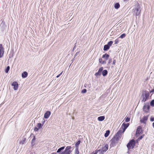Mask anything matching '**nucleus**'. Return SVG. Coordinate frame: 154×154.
I'll return each mask as SVG.
<instances>
[{
    "label": "nucleus",
    "mask_w": 154,
    "mask_h": 154,
    "mask_svg": "<svg viewBox=\"0 0 154 154\" xmlns=\"http://www.w3.org/2000/svg\"><path fill=\"white\" fill-rule=\"evenodd\" d=\"M149 95V94L148 91H145L144 93L142 94V101L143 102H145L148 99Z\"/></svg>",
    "instance_id": "nucleus-1"
},
{
    "label": "nucleus",
    "mask_w": 154,
    "mask_h": 154,
    "mask_svg": "<svg viewBox=\"0 0 154 154\" xmlns=\"http://www.w3.org/2000/svg\"><path fill=\"white\" fill-rule=\"evenodd\" d=\"M135 141L132 140L130 141L128 143L127 146L128 149H133L135 145Z\"/></svg>",
    "instance_id": "nucleus-2"
},
{
    "label": "nucleus",
    "mask_w": 154,
    "mask_h": 154,
    "mask_svg": "<svg viewBox=\"0 0 154 154\" xmlns=\"http://www.w3.org/2000/svg\"><path fill=\"white\" fill-rule=\"evenodd\" d=\"M119 140L117 138L114 137H113L111 140V144L110 146L111 147H112L116 145V143H117L118 141Z\"/></svg>",
    "instance_id": "nucleus-3"
},
{
    "label": "nucleus",
    "mask_w": 154,
    "mask_h": 154,
    "mask_svg": "<svg viewBox=\"0 0 154 154\" xmlns=\"http://www.w3.org/2000/svg\"><path fill=\"white\" fill-rule=\"evenodd\" d=\"M71 148L72 147L70 146H67L64 151L62 152L61 154H70L72 152Z\"/></svg>",
    "instance_id": "nucleus-4"
},
{
    "label": "nucleus",
    "mask_w": 154,
    "mask_h": 154,
    "mask_svg": "<svg viewBox=\"0 0 154 154\" xmlns=\"http://www.w3.org/2000/svg\"><path fill=\"white\" fill-rule=\"evenodd\" d=\"M133 12H134V14L136 16L139 15L140 12V8L139 6H138L137 7L133 9Z\"/></svg>",
    "instance_id": "nucleus-5"
},
{
    "label": "nucleus",
    "mask_w": 154,
    "mask_h": 154,
    "mask_svg": "<svg viewBox=\"0 0 154 154\" xmlns=\"http://www.w3.org/2000/svg\"><path fill=\"white\" fill-rule=\"evenodd\" d=\"M150 106L148 103H144L143 106V110L145 112H148L149 108Z\"/></svg>",
    "instance_id": "nucleus-6"
},
{
    "label": "nucleus",
    "mask_w": 154,
    "mask_h": 154,
    "mask_svg": "<svg viewBox=\"0 0 154 154\" xmlns=\"http://www.w3.org/2000/svg\"><path fill=\"white\" fill-rule=\"evenodd\" d=\"M123 133V131L121 129H120V130L117 132L114 137L117 138L119 140L121 138L122 134Z\"/></svg>",
    "instance_id": "nucleus-7"
},
{
    "label": "nucleus",
    "mask_w": 154,
    "mask_h": 154,
    "mask_svg": "<svg viewBox=\"0 0 154 154\" xmlns=\"http://www.w3.org/2000/svg\"><path fill=\"white\" fill-rule=\"evenodd\" d=\"M108 145L106 144L104 147H103L101 150H97L98 152H99L101 154H103L104 152L106 151L108 148Z\"/></svg>",
    "instance_id": "nucleus-8"
},
{
    "label": "nucleus",
    "mask_w": 154,
    "mask_h": 154,
    "mask_svg": "<svg viewBox=\"0 0 154 154\" xmlns=\"http://www.w3.org/2000/svg\"><path fill=\"white\" fill-rule=\"evenodd\" d=\"M143 133V130L142 127L141 126H139L137 127L136 132L137 137L140 134Z\"/></svg>",
    "instance_id": "nucleus-9"
},
{
    "label": "nucleus",
    "mask_w": 154,
    "mask_h": 154,
    "mask_svg": "<svg viewBox=\"0 0 154 154\" xmlns=\"http://www.w3.org/2000/svg\"><path fill=\"white\" fill-rule=\"evenodd\" d=\"M4 54V49L2 44H0V58L3 57Z\"/></svg>",
    "instance_id": "nucleus-10"
},
{
    "label": "nucleus",
    "mask_w": 154,
    "mask_h": 154,
    "mask_svg": "<svg viewBox=\"0 0 154 154\" xmlns=\"http://www.w3.org/2000/svg\"><path fill=\"white\" fill-rule=\"evenodd\" d=\"M12 85L14 86V89L15 90H16L18 88V84L16 82H14L12 84Z\"/></svg>",
    "instance_id": "nucleus-11"
},
{
    "label": "nucleus",
    "mask_w": 154,
    "mask_h": 154,
    "mask_svg": "<svg viewBox=\"0 0 154 154\" xmlns=\"http://www.w3.org/2000/svg\"><path fill=\"white\" fill-rule=\"evenodd\" d=\"M103 69V67H101L99 68L97 72H96L95 74V75L96 76L98 75H100L101 74V72Z\"/></svg>",
    "instance_id": "nucleus-12"
},
{
    "label": "nucleus",
    "mask_w": 154,
    "mask_h": 154,
    "mask_svg": "<svg viewBox=\"0 0 154 154\" xmlns=\"http://www.w3.org/2000/svg\"><path fill=\"white\" fill-rule=\"evenodd\" d=\"M51 114V112L50 111H47L45 114L44 118L45 119H48L49 117Z\"/></svg>",
    "instance_id": "nucleus-13"
},
{
    "label": "nucleus",
    "mask_w": 154,
    "mask_h": 154,
    "mask_svg": "<svg viewBox=\"0 0 154 154\" xmlns=\"http://www.w3.org/2000/svg\"><path fill=\"white\" fill-rule=\"evenodd\" d=\"M125 124L124 123H123L122 125V127H121L120 128L122 131L123 132H124L125 130L126 129L128 128V126H126V125H125Z\"/></svg>",
    "instance_id": "nucleus-14"
},
{
    "label": "nucleus",
    "mask_w": 154,
    "mask_h": 154,
    "mask_svg": "<svg viewBox=\"0 0 154 154\" xmlns=\"http://www.w3.org/2000/svg\"><path fill=\"white\" fill-rule=\"evenodd\" d=\"M148 119L147 116H144L143 118L140 119V122L142 123H145Z\"/></svg>",
    "instance_id": "nucleus-15"
},
{
    "label": "nucleus",
    "mask_w": 154,
    "mask_h": 154,
    "mask_svg": "<svg viewBox=\"0 0 154 154\" xmlns=\"http://www.w3.org/2000/svg\"><path fill=\"white\" fill-rule=\"evenodd\" d=\"M28 75L27 72H24L22 74V76L23 78H25Z\"/></svg>",
    "instance_id": "nucleus-16"
},
{
    "label": "nucleus",
    "mask_w": 154,
    "mask_h": 154,
    "mask_svg": "<svg viewBox=\"0 0 154 154\" xmlns=\"http://www.w3.org/2000/svg\"><path fill=\"white\" fill-rule=\"evenodd\" d=\"M109 57V55L106 54H105L103 55L102 58H105L106 60L108 59Z\"/></svg>",
    "instance_id": "nucleus-17"
},
{
    "label": "nucleus",
    "mask_w": 154,
    "mask_h": 154,
    "mask_svg": "<svg viewBox=\"0 0 154 154\" xmlns=\"http://www.w3.org/2000/svg\"><path fill=\"white\" fill-rule=\"evenodd\" d=\"M120 7V5L119 3H116L114 4V8L116 9H118Z\"/></svg>",
    "instance_id": "nucleus-18"
},
{
    "label": "nucleus",
    "mask_w": 154,
    "mask_h": 154,
    "mask_svg": "<svg viewBox=\"0 0 154 154\" xmlns=\"http://www.w3.org/2000/svg\"><path fill=\"white\" fill-rule=\"evenodd\" d=\"M105 119L104 116H100L98 118V120L100 121H102L103 120Z\"/></svg>",
    "instance_id": "nucleus-19"
},
{
    "label": "nucleus",
    "mask_w": 154,
    "mask_h": 154,
    "mask_svg": "<svg viewBox=\"0 0 154 154\" xmlns=\"http://www.w3.org/2000/svg\"><path fill=\"white\" fill-rule=\"evenodd\" d=\"M109 45H105L104 46L103 50L104 51H107L108 49H109Z\"/></svg>",
    "instance_id": "nucleus-20"
},
{
    "label": "nucleus",
    "mask_w": 154,
    "mask_h": 154,
    "mask_svg": "<svg viewBox=\"0 0 154 154\" xmlns=\"http://www.w3.org/2000/svg\"><path fill=\"white\" fill-rule=\"evenodd\" d=\"M102 75L103 76H106L107 74V71L106 70H104L102 72Z\"/></svg>",
    "instance_id": "nucleus-21"
},
{
    "label": "nucleus",
    "mask_w": 154,
    "mask_h": 154,
    "mask_svg": "<svg viewBox=\"0 0 154 154\" xmlns=\"http://www.w3.org/2000/svg\"><path fill=\"white\" fill-rule=\"evenodd\" d=\"M99 62L102 64H105L106 63V60H103L102 59H99Z\"/></svg>",
    "instance_id": "nucleus-22"
},
{
    "label": "nucleus",
    "mask_w": 154,
    "mask_h": 154,
    "mask_svg": "<svg viewBox=\"0 0 154 154\" xmlns=\"http://www.w3.org/2000/svg\"><path fill=\"white\" fill-rule=\"evenodd\" d=\"M65 148L64 146L62 147L59 148L57 151V152H60L62 150H63Z\"/></svg>",
    "instance_id": "nucleus-23"
},
{
    "label": "nucleus",
    "mask_w": 154,
    "mask_h": 154,
    "mask_svg": "<svg viewBox=\"0 0 154 154\" xmlns=\"http://www.w3.org/2000/svg\"><path fill=\"white\" fill-rule=\"evenodd\" d=\"M110 131L109 130L106 131V133L105 134L104 136L105 137H107L108 136L109 134Z\"/></svg>",
    "instance_id": "nucleus-24"
},
{
    "label": "nucleus",
    "mask_w": 154,
    "mask_h": 154,
    "mask_svg": "<svg viewBox=\"0 0 154 154\" xmlns=\"http://www.w3.org/2000/svg\"><path fill=\"white\" fill-rule=\"evenodd\" d=\"M43 126V125H42L40 123H38L37 124V127H38V128L39 129L41 128H42V126Z\"/></svg>",
    "instance_id": "nucleus-25"
},
{
    "label": "nucleus",
    "mask_w": 154,
    "mask_h": 154,
    "mask_svg": "<svg viewBox=\"0 0 154 154\" xmlns=\"http://www.w3.org/2000/svg\"><path fill=\"white\" fill-rule=\"evenodd\" d=\"M79 152L78 150V147H76L75 150V154H79Z\"/></svg>",
    "instance_id": "nucleus-26"
},
{
    "label": "nucleus",
    "mask_w": 154,
    "mask_h": 154,
    "mask_svg": "<svg viewBox=\"0 0 154 154\" xmlns=\"http://www.w3.org/2000/svg\"><path fill=\"white\" fill-rule=\"evenodd\" d=\"M81 142L79 140L75 144V146H76V147H78V146L79 145V144H80Z\"/></svg>",
    "instance_id": "nucleus-27"
},
{
    "label": "nucleus",
    "mask_w": 154,
    "mask_h": 154,
    "mask_svg": "<svg viewBox=\"0 0 154 154\" xmlns=\"http://www.w3.org/2000/svg\"><path fill=\"white\" fill-rule=\"evenodd\" d=\"M10 69V67L9 66H8L7 67L6 69H5V72L6 73H8V72Z\"/></svg>",
    "instance_id": "nucleus-28"
},
{
    "label": "nucleus",
    "mask_w": 154,
    "mask_h": 154,
    "mask_svg": "<svg viewBox=\"0 0 154 154\" xmlns=\"http://www.w3.org/2000/svg\"><path fill=\"white\" fill-rule=\"evenodd\" d=\"M150 105L152 106H154V100H152L150 103Z\"/></svg>",
    "instance_id": "nucleus-29"
},
{
    "label": "nucleus",
    "mask_w": 154,
    "mask_h": 154,
    "mask_svg": "<svg viewBox=\"0 0 154 154\" xmlns=\"http://www.w3.org/2000/svg\"><path fill=\"white\" fill-rule=\"evenodd\" d=\"M126 36V35L125 34H122V35H121L119 37V38H124Z\"/></svg>",
    "instance_id": "nucleus-30"
},
{
    "label": "nucleus",
    "mask_w": 154,
    "mask_h": 154,
    "mask_svg": "<svg viewBox=\"0 0 154 154\" xmlns=\"http://www.w3.org/2000/svg\"><path fill=\"white\" fill-rule=\"evenodd\" d=\"M26 138H23L22 140L21 141H20V143H22V144H23L25 141H26Z\"/></svg>",
    "instance_id": "nucleus-31"
},
{
    "label": "nucleus",
    "mask_w": 154,
    "mask_h": 154,
    "mask_svg": "<svg viewBox=\"0 0 154 154\" xmlns=\"http://www.w3.org/2000/svg\"><path fill=\"white\" fill-rule=\"evenodd\" d=\"M113 43V42L112 41H110L109 42H108L107 45L109 46H111L112 44Z\"/></svg>",
    "instance_id": "nucleus-32"
},
{
    "label": "nucleus",
    "mask_w": 154,
    "mask_h": 154,
    "mask_svg": "<svg viewBox=\"0 0 154 154\" xmlns=\"http://www.w3.org/2000/svg\"><path fill=\"white\" fill-rule=\"evenodd\" d=\"M130 117H128L125 119V121L126 122H128L130 121Z\"/></svg>",
    "instance_id": "nucleus-33"
},
{
    "label": "nucleus",
    "mask_w": 154,
    "mask_h": 154,
    "mask_svg": "<svg viewBox=\"0 0 154 154\" xmlns=\"http://www.w3.org/2000/svg\"><path fill=\"white\" fill-rule=\"evenodd\" d=\"M144 134H143V135L141 136H140V137H139L138 138V139L139 140H141V139H142V138L144 137Z\"/></svg>",
    "instance_id": "nucleus-34"
},
{
    "label": "nucleus",
    "mask_w": 154,
    "mask_h": 154,
    "mask_svg": "<svg viewBox=\"0 0 154 154\" xmlns=\"http://www.w3.org/2000/svg\"><path fill=\"white\" fill-rule=\"evenodd\" d=\"M112 59H109L108 62V64H109L110 63L112 62Z\"/></svg>",
    "instance_id": "nucleus-35"
},
{
    "label": "nucleus",
    "mask_w": 154,
    "mask_h": 154,
    "mask_svg": "<svg viewBox=\"0 0 154 154\" xmlns=\"http://www.w3.org/2000/svg\"><path fill=\"white\" fill-rule=\"evenodd\" d=\"M86 91H87L86 89H84L82 91V93H85L86 92Z\"/></svg>",
    "instance_id": "nucleus-36"
},
{
    "label": "nucleus",
    "mask_w": 154,
    "mask_h": 154,
    "mask_svg": "<svg viewBox=\"0 0 154 154\" xmlns=\"http://www.w3.org/2000/svg\"><path fill=\"white\" fill-rule=\"evenodd\" d=\"M39 129L37 127H35L34 128V130L35 131H38Z\"/></svg>",
    "instance_id": "nucleus-37"
},
{
    "label": "nucleus",
    "mask_w": 154,
    "mask_h": 154,
    "mask_svg": "<svg viewBox=\"0 0 154 154\" xmlns=\"http://www.w3.org/2000/svg\"><path fill=\"white\" fill-rule=\"evenodd\" d=\"M116 62V60H114L113 61L112 64L113 65H115Z\"/></svg>",
    "instance_id": "nucleus-38"
},
{
    "label": "nucleus",
    "mask_w": 154,
    "mask_h": 154,
    "mask_svg": "<svg viewBox=\"0 0 154 154\" xmlns=\"http://www.w3.org/2000/svg\"><path fill=\"white\" fill-rule=\"evenodd\" d=\"M115 44H117L118 42V40L117 39H116L115 41Z\"/></svg>",
    "instance_id": "nucleus-39"
},
{
    "label": "nucleus",
    "mask_w": 154,
    "mask_h": 154,
    "mask_svg": "<svg viewBox=\"0 0 154 154\" xmlns=\"http://www.w3.org/2000/svg\"><path fill=\"white\" fill-rule=\"evenodd\" d=\"M150 121L152 122H153L154 121V118H151L150 119Z\"/></svg>",
    "instance_id": "nucleus-40"
},
{
    "label": "nucleus",
    "mask_w": 154,
    "mask_h": 154,
    "mask_svg": "<svg viewBox=\"0 0 154 154\" xmlns=\"http://www.w3.org/2000/svg\"><path fill=\"white\" fill-rule=\"evenodd\" d=\"M98 151H95V152H92L91 154H97V153L98 152Z\"/></svg>",
    "instance_id": "nucleus-41"
},
{
    "label": "nucleus",
    "mask_w": 154,
    "mask_h": 154,
    "mask_svg": "<svg viewBox=\"0 0 154 154\" xmlns=\"http://www.w3.org/2000/svg\"><path fill=\"white\" fill-rule=\"evenodd\" d=\"M35 140V137H34L32 139V141L33 142Z\"/></svg>",
    "instance_id": "nucleus-42"
},
{
    "label": "nucleus",
    "mask_w": 154,
    "mask_h": 154,
    "mask_svg": "<svg viewBox=\"0 0 154 154\" xmlns=\"http://www.w3.org/2000/svg\"><path fill=\"white\" fill-rule=\"evenodd\" d=\"M43 121H42V125H43V124H44V123L45 122V120H44V119H43Z\"/></svg>",
    "instance_id": "nucleus-43"
},
{
    "label": "nucleus",
    "mask_w": 154,
    "mask_h": 154,
    "mask_svg": "<svg viewBox=\"0 0 154 154\" xmlns=\"http://www.w3.org/2000/svg\"><path fill=\"white\" fill-rule=\"evenodd\" d=\"M123 1L125 2H126L128 1V0H123Z\"/></svg>",
    "instance_id": "nucleus-44"
},
{
    "label": "nucleus",
    "mask_w": 154,
    "mask_h": 154,
    "mask_svg": "<svg viewBox=\"0 0 154 154\" xmlns=\"http://www.w3.org/2000/svg\"><path fill=\"white\" fill-rule=\"evenodd\" d=\"M125 125H126V126H128H128L129 125V124L128 123H127V124H125Z\"/></svg>",
    "instance_id": "nucleus-45"
},
{
    "label": "nucleus",
    "mask_w": 154,
    "mask_h": 154,
    "mask_svg": "<svg viewBox=\"0 0 154 154\" xmlns=\"http://www.w3.org/2000/svg\"><path fill=\"white\" fill-rule=\"evenodd\" d=\"M60 75H58L57 76V78H58Z\"/></svg>",
    "instance_id": "nucleus-46"
},
{
    "label": "nucleus",
    "mask_w": 154,
    "mask_h": 154,
    "mask_svg": "<svg viewBox=\"0 0 154 154\" xmlns=\"http://www.w3.org/2000/svg\"><path fill=\"white\" fill-rule=\"evenodd\" d=\"M62 73H63V71H62V72H61V73L59 74V75H61L62 74Z\"/></svg>",
    "instance_id": "nucleus-47"
},
{
    "label": "nucleus",
    "mask_w": 154,
    "mask_h": 154,
    "mask_svg": "<svg viewBox=\"0 0 154 154\" xmlns=\"http://www.w3.org/2000/svg\"><path fill=\"white\" fill-rule=\"evenodd\" d=\"M152 126L154 128V122L152 123Z\"/></svg>",
    "instance_id": "nucleus-48"
}]
</instances>
